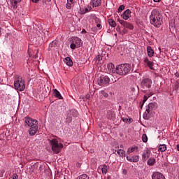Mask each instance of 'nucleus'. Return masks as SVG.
I'll use <instances>...</instances> for the list:
<instances>
[{
    "instance_id": "obj_1",
    "label": "nucleus",
    "mask_w": 179,
    "mask_h": 179,
    "mask_svg": "<svg viewBox=\"0 0 179 179\" xmlns=\"http://www.w3.org/2000/svg\"><path fill=\"white\" fill-rule=\"evenodd\" d=\"M150 22L155 27H160L163 24V17L159 9H153L150 15Z\"/></svg>"
},
{
    "instance_id": "obj_2",
    "label": "nucleus",
    "mask_w": 179,
    "mask_h": 179,
    "mask_svg": "<svg viewBox=\"0 0 179 179\" xmlns=\"http://www.w3.org/2000/svg\"><path fill=\"white\" fill-rule=\"evenodd\" d=\"M24 125L30 128L29 129V134L31 136L37 134V131H38V122L36 120L27 117L24 118Z\"/></svg>"
},
{
    "instance_id": "obj_3",
    "label": "nucleus",
    "mask_w": 179,
    "mask_h": 179,
    "mask_svg": "<svg viewBox=\"0 0 179 179\" xmlns=\"http://www.w3.org/2000/svg\"><path fill=\"white\" fill-rule=\"evenodd\" d=\"M49 144L52 148V150L55 155H58L62 150L64 144L58 142L57 137H52L48 139Z\"/></svg>"
},
{
    "instance_id": "obj_4",
    "label": "nucleus",
    "mask_w": 179,
    "mask_h": 179,
    "mask_svg": "<svg viewBox=\"0 0 179 179\" xmlns=\"http://www.w3.org/2000/svg\"><path fill=\"white\" fill-rule=\"evenodd\" d=\"M131 72V64H122L116 67V73L120 76H124Z\"/></svg>"
},
{
    "instance_id": "obj_5",
    "label": "nucleus",
    "mask_w": 179,
    "mask_h": 179,
    "mask_svg": "<svg viewBox=\"0 0 179 179\" xmlns=\"http://www.w3.org/2000/svg\"><path fill=\"white\" fill-rule=\"evenodd\" d=\"M14 87L15 90L18 92H23L26 89V84H24V80L22 79L20 76H16L14 81Z\"/></svg>"
},
{
    "instance_id": "obj_6",
    "label": "nucleus",
    "mask_w": 179,
    "mask_h": 179,
    "mask_svg": "<svg viewBox=\"0 0 179 179\" xmlns=\"http://www.w3.org/2000/svg\"><path fill=\"white\" fill-rule=\"evenodd\" d=\"M152 80L150 78H143L141 83V88L142 92H148L152 87Z\"/></svg>"
},
{
    "instance_id": "obj_7",
    "label": "nucleus",
    "mask_w": 179,
    "mask_h": 179,
    "mask_svg": "<svg viewBox=\"0 0 179 179\" xmlns=\"http://www.w3.org/2000/svg\"><path fill=\"white\" fill-rule=\"evenodd\" d=\"M82 46V39L78 36H73L71 38V44L70 45V48L71 50H75V48H79V47Z\"/></svg>"
},
{
    "instance_id": "obj_8",
    "label": "nucleus",
    "mask_w": 179,
    "mask_h": 179,
    "mask_svg": "<svg viewBox=\"0 0 179 179\" xmlns=\"http://www.w3.org/2000/svg\"><path fill=\"white\" fill-rule=\"evenodd\" d=\"M157 109V103H150L148 104L146 110L143 114V117H149L150 114V111H155V110Z\"/></svg>"
},
{
    "instance_id": "obj_9",
    "label": "nucleus",
    "mask_w": 179,
    "mask_h": 179,
    "mask_svg": "<svg viewBox=\"0 0 179 179\" xmlns=\"http://www.w3.org/2000/svg\"><path fill=\"white\" fill-rule=\"evenodd\" d=\"M99 86H106L110 83V78L107 76H101L97 80Z\"/></svg>"
},
{
    "instance_id": "obj_10",
    "label": "nucleus",
    "mask_w": 179,
    "mask_h": 179,
    "mask_svg": "<svg viewBox=\"0 0 179 179\" xmlns=\"http://www.w3.org/2000/svg\"><path fill=\"white\" fill-rule=\"evenodd\" d=\"M117 22L124 27V29H129V30H134V24L124 20H117Z\"/></svg>"
},
{
    "instance_id": "obj_11",
    "label": "nucleus",
    "mask_w": 179,
    "mask_h": 179,
    "mask_svg": "<svg viewBox=\"0 0 179 179\" xmlns=\"http://www.w3.org/2000/svg\"><path fill=\"white\" fill-rule=\"evenodd\" d=\"M143 62H144V65L150 68V69H152V70L155 69L153 68V65H154L153 62L149 60L148 57H144Z\"/></svg>"
},
{
    "instance_id": "obj_12",
    "label": "nucleus",
    "mask_w": 179,
    "mask_h": 179,
    "mask_svg": "<svg viewBox=\"0 0 179 179\" xmlns=\"http://www.w3.org/2000/svg\"><path fill=\"white\" fill-rule=\"evenodd\" d=\"M126 159L131 163H138L139 162V155H134L132 157L127 156Z\"/></svg>"
},
{
    "instance_id": "obj_13",
    "label": "nucleus",
    "mask_w": 179,
    "mask_h": 179,
    "mask_svg": "<svg viewBox=\"0 0 179 179\" xmlns=\"http://www.w3.org/2000/svg\"><path fill=\"white\" fill-rule=\"evenodd\" d=\"M131 13H132V12H131L129 9H127L124 11L121 17L124 20H128L131 17Z\"/></svg>"
},
{
    "instance_id": "obj_14",
    "label": "nucleus",
    "mask_w": 179,
    "mask_h": 179,
    "mask_svg": "<svg viewBox=\"0 0 179 179\" xmlns=\"http://www.w3.org/2000/svg\"><path fill=\"white\" fill-rule=\"evenodd\" d=\"M58 41H53L49 44L48 50L49 51H52V50H57L58 48Z\"/></svg>"
},
{
    "instance_id": "obj_15",
    "label": "nucleus",
    "mask_w": 179,
    "mask_h": 179,
    "mask_svg": "<svg viewBox=\"0 0 179 179\" xmlns=\"http://www.w3.org/2000/svg\"><path fill=\"white\" fill-rule=\"evenodd\" d=\"M152 179H166V178L162 173L155 172L152 176Z\"/></svg>"
},
{
    "instance_id": "obj_16",
    "label": "nucleus",
    "mask_w": 179,
    "mask_h": 179,
    "mask_svg": "<svg viewBox=\"0 0 179 179\" xmlns=\"http://www.w3.org/2000/svg\"><path fill=\"white\" fill-rule=\"evenodd\" d=\"M149 157H150V150L147 149L142 155V159L143 162H146Z\"/></svg>"
},
{
    "instance_id": "obj_17",
    "label": "nucleus",
    "mask_w": 179,
    "mask_h": 179,
    "mask_svg": "<svg viewBox=\"0 0 179 179\" xmlns=\"http://www.w3.org/2000/svg\"><path fill=\"white\" fill-rule=\"evenodd\" d=\"M138 149L139 148L136 145H133L131 147H129L127 149V155H131V153H134V152H139Z\"/></svg>"
},
{
    "instance_id": "obj_18",
    "label": "nucleus",
    "mask_w": 179,
    "mask_h": 179,
    "mask_svg": "<svg viewBox=\"0 0 179 179\" xmlns=\"http://www.w3.org/2000/svg\"><path fill=\"white\" fill-rule=\"evenodd\" d=\"M106 117L108 120H112V121H114V120H115V113L110 110L108 111Z\"/></svg>"
},
{
    "instance_id": "obj_19",
    "label": "nucleus",
    "mask_w": 179,
    "mask_h": 179,
    "mask_svg": "<svg viewBox=\"0 0 179 179\" xmlns=\"http://www.w3.org/2000/svg\"><path fill=\"white\" fill-rule=\"evenodd\" d=\"M22 0H10V3L11 5V8L13 9H17V4L19 2H21Z\"/></svg>"
},
{
    "instance_id": "obj_20",
    "label": "nucleus",
    "mask_w": 179,
    "mask_h": 179,
    "mask_svg": "<svg viewBox=\"0 0 179 179\" xmlns=\"http://www.w3.org/2000/svg\"><path fill=\"white\" fill-rule=\"evenodd\" d=\"M147 54L150 58H152L155 55V51L152 49L151 46L147 47Z\"/></svg>"
},
{
    "instance_id": "obj_21",
    "label": "nucleus",
    "mask_w": 179,
    "mask_h": 179,
    "mask_svg": "<svg viewBox=\"0 0 179 179\" xmlns=\"http://www.w3.org/2000/svg\"><path fill=\"white\" fill-rule=\"evenodd\" d=\"M108 69L110 72H113V73H117V69H115V66L113 64V63H108Z\"/></svg>"
},
{
    "instance_id": "obj_22",
    "label": "nucleus",
    "mask_w": 179,
    "mask_h": 179,
    "mask_svg": "<svg viewBox=\"0 0 179 179\" xmlns=\"http://www.w3.org/2000/svg\"><path fill=\"white\" fill-rule=\"evenodd\" d=\"M53 94L55 97H57V99H59V100H62V96L61 95V93L59 92V91H58V90L55 89L53 90Z\"/></svg>"
},
{
    "instance_id": "obj_23",
    "label": "nucleus",
    "mask_w": 179,
    "mask_h": 179,
    "mask_svg": "<svg viewBox=\"0 0 179 179\" xmlns=\"http://www.w3.org/2000/svg\"><path fill=\"white\" fill-rule=\"evenodd\" d=\"M64 62L68 66H72L73 65V62H72V59L69 57L65 58Z\"/></svg>"
},
{
    "instance_id": "obj_24",
    "label": "nucleus",
    "mask_w": 179,
    "mask_h": 179,
    "mask_svg": "<svg viewBox=\"0 0 179 179\" xmlns=\"http://www.w3.org/2000/svg\"><path fill=\"white\" fill-rule=\"evenodd\" d=\"M92 5L93 8L100 6V5H101V0H92Z\"/></svg>"
},
{
    "instance_id": "obj_25",
    "label": "nucleus",
    "mask_w": 179,
    "mask_h": 179,
    "mask_svg": "<svg viewBox=\"0 0 179 179\" xmlns=\"http://www.w3.org/2000/svg\"><path fill=\"white\" fill-rule=\"evenodd\" d=\"M155 163H156V159L153 157H150L147 162L148 166H155Z\"/></svg>"
},
{
    "instance_id": "obj_26",
    "label": "nucleus",
    "mask_w": 179,
    "mask_h": 179,
    "mask_svg": "<svg viewBox=\"0 0 179 179\" xmlns=\"http://www.w3.org/2000/svg\"><path fill=\"white\" fill-rule=\"evenodd\" d=\"M120 157H125V151L122 149L115 150Z\"/></svg>"
},
{
    "instance_id": "obj_27",
    "label": "nucleus",
    "mask_w": 179,
    "mask_h": 179,
    "mask_svg": "<svg viewBox=\"0 0 179 179\" xmlns=\"http://www.w3.org/2000/svg\"><path fill=\"white\" fill-rule=\"evenodd\" d=\"M159 150H160V152H166V150H167V147L164 144L159 145Z\"/></svg>"
},
{
    "instance_id": "obj_28",
    "label": "nucleus",
    "mask_w": 179,
    "mask_h": 179,
    "mask_svg": "<svg viewBox=\"0 0 179 179\" xmlns=\"http://www.w3.org/2000/svg\"><path fill=\"white\" fill-rule=\"evenodd\" d=\"M92 10V7H87L85 10H80L81 15H85V13H87V12H90Z\"/></svg>"
},
{
    "instance_id": "obj_29",
    "label": "nucleus",
    "mask_w": 179,
    "mask_h": 179,
    "mask_svg": "<svg viewBox=\"0 0 179 179\" xmlns=\"http://www.w3.org/2000/svg\"><path fill=\"white\" fill-rule=\"evenodd\" d=\"M108 23L111 27H115L117 26V23L113 19H109Z\"/></svg>"
},
{
    "instance_id": "obj_30",
    "label": "nucleus",
    "mask_w": 179,
    "mask_h": 179,
    "mask_svg": "<svg viewBox=\"0 0 179 179\" xmlns=\"http://www.w3.org/2000/svg\"><path fill=\"white\" fill-rule=\"evenodd\" d=\"M108 167L107 166L106 164H104L103 167L101 168V171L103 174H107Z\"/></svg>"
},
{
    "instance_id": "obj_31",
    "label": "nucleus",
    "mask_w": 179,
    "mask_h": 179,
    "mask_svg": "<svg viewBox=\"0 0 179 179\" xmlns=\"http://www.w3.org/2000/svg\"><path fill=\"white\" fill-rule=\"evenodd\" d=\"M77 179H90L87 175L86 174H83V175H80Z\"/></svg>"
},
{
    "instance_id": "obj_32",
    "label": "nucleus",
    "mask_w": 179,
    "mask_h": 179,
    "mask_svg": "<svg viewBox=\"0 0 179 179\" xmlns=\"http://www.w3.org/2000/svg\"><path fill=\"white\" fill-rule=\"evenodd\" d=\"M72 5H73V3H71L70 1H67V3L66 4V9H71Z\"/></svg>"
},
{
    "instance_id": "obj_33",
    "label": "nucleus",
    "mask_w": 179,
    "mask_h": 179,
    "mask_svg": "<svg viewBox=\"0 0 179 179\" xmlns=\"http://www.w3.org/2000/svg\"><path fill=\"white\" fill-rule=\"evenodd\" d=\"M94 22H95L96 24H101V20H100V18H99V17H96L94 18Z\"/></svg>"
},
{
    "instance_id": "obj_34",
    "label": "nucleus",
    "mask_w": 179,
    "mask_h": 179,
    "mask_svg": "<svg viewBox=\"0 0 179 179\" xmlns=\"http://www.w3.org/2000/svg\"><path fill=\"white\" fill-rule=\"evenodd\" d=\"M142 139H143V142L144 143L148 142V136H146V134H143Z\"/></svg>"
},
{
    "instance_id": "obj_35",
    "label": "nucleus",
    "mask_w": 179,
    "mask_h": 179,
    "mask_svg": "<svg viewBox=\"0 0 179 179\" xmlns=\"http://www.w3.org/2000/svg\"><path fill=\"white\" fill-rule=\"evenodd\" d=\"M124 9H125V6L121 5V6H119L118 11L119 12H122V10H124Z\"/></svg>"
},
{
    "instance_id": "obj_36",
    "label": "nucleus",
    "mask_w": 179,
    "mask_h": 179,
    "mask_svg": "<svg viewBox=\"0 0 179 179\" xmlns=\"http://www.w3.org/2000/svg\"><path fill=\"white\" fill-rule=\"evenodd\" d=\"M136 89H138V86L135 85V86H131V92H136Z\"/></svg>"
},
{
    "instance_id": "obj_37",
    "label": "nucleus",
    "mask_w": 179,
    "mask_h": 179,
    "mask_svg": "<svg viewBox=\"0 0 179 179\" xmlns=\"http://www.w3.org/2000/svg\"><path fill=\"white\" fill-rule=\"evenodd\" d=\"M96 59H97V61H99V62H100L103 59V57L99 55L97 56Z\"/></svg>"
},
{
    "instance_id": "obj_38",
    "label": "nucleus",
    "mask_w": 179,
    "mask_h": 179,
    "mask_svg": "<svg viewBox=\"0 0 179 179\" xmlns=\"http://www.w3.org/2000/svg\"><path fill=\"white\" fill-rule=\"evenodd\" d=\"M96 27L99 28V30H101L103 26H101V24H96Z\"/></svg>"
},
{
    "instance_id": "obj_39",
    "label": "nucleus",
    "mask_w": 179,
    "mask_h": 179,
    "mask_svg": "<svg viewBox=\"0 0 179 179\" xmlns=\"http://www.w3.org/2000/svg\"><path fill=\"white\" fill-rule=\"evenodd\" d=\"M122 121H123V122H126L127 124H128V118H127V117H123V118H122Z\"/></svg>"
},
{
    "instance_id": "obj_40",
    "label": "nucleus",
    "mask_w": 179,
    "mask_h": 179,
    "mask_svg": "<svg viewBox=\"0 0 179 179\" xmlns=\"http://www.w3.org/2000/svg\"><path fill=\"white\" fill-rule=\"evenodd\" d=\"M122 33L123 34H127V33H128V30H127V28H124Z\"/></svg>"
},
{
    "instance_id": "obj_41",
    "label": "nucleus",
    "mask_w": 179,
    "mask_h": 179,
    "mask_svg": "<svg viewBox=\"0 0 179 179\" xmlns=\"http://www.w3.org/2000/svg\"><path fill=\"white\" fill-rule=\"evenodd\" d=\"M67 2H70V3H75V2H76V0H67Z\"/></svg>"
},
{
    "instance_id": "obj_42",
    "label": "nucleus",
    "mask_w": 179,
    "mask_h": 179,
    "mask_svg": "<svg viewBox=\"0 0 179 179\" xmlns=\"http://www.w3.org/2000/svg\"><path fill=\"white\" fill-rule=\"evenodd\" d=\"M127 173H128V171H127V169H123V170H122V174H124V176H125L126 174H127Z\"/></svg>"
},
{
    "instance_id": "obj_43",
    "label": "nucleus",
    "mask_w": 179,
    "mask_h": 179,
    "mask_svg": "<svg viewBox=\"0 0 179 179\" xmlns=\"http://www.w3.org/2000/svg\"><path fill=\"white\" fill-rule=\"evenodd\" d=\"M85 99H86L87 100H90V95L87 94V95L85 96Z\"/></svg>"
},
{
    "instance_id": "obj_44",
    "label": "nucleus",
    "mask_w": 179,
    "mask_h": 179,
    "mask_svg": "<svg viewBox=\"0 0 179 179\" xmlns=\"http://www.w3.org/2000/svg\"><path fill=\"white\" fill-rule=\"evenodd\" d=\"M18 178L19 176H17V175L13 176L12 177L13 179H17Z\"/></svg>"
},
{
    "instance_id": "obj_45",
    "label": "nucleus",
    "mask_w": 179,
    "mask_h": 179,
    "mask_svg": "<svg viewBox=\"0 0 179 179\" xmlns=\"http://www.w3.org/2000/svg\"><path fill=\"white\" fill-rule=\"evenodd\" d=\"M81 33H82L83 34H86L87 31H86V30H85V29H83L82 30Z\"/></svg>"
},
{
    "instance_id": "obj_46",
    "label": "nucleus",
    "mask_w": 179,
    "mask_h": 179,
    "mask_svg": "<svg viewBox=\"0 0 179 179\" xmlns=\"http://www.w3.org/2000/svg\"><path fill=\"white\" fill-rule=\"evenodd\" d=\"M132 122V118L128 119L127 124H131Z\"/></svg>"
},
{
    "instance_id": "obj_47",
    "label": "nucleus",
    "mask_w": 179,
    "mask_h": 179,
    "mask_svg": "<svg viewBox=\"0 0 179 179\" xmlns=\"http://www.w3.org/2000/svg\"><path fill=\"white\" fill-rule=\"evenodd\" d=\"M34 3H38L40 0H31Z\"/></svg>"
},
{
    "instance_id": "obj_48",
    "label": "nucleus",
    "mask_w": 179,
    "mask_h": 179,
    "mask_svg": "<svg viewBox=\"0 0 179 179\" xmlns=\"http://www.w3.org/2000/svg\"><path fill=\"white\" fill-rule=\"evenodd\" d=\"M147 100H148V96L146 95H145L143 101H146Z\"/></svg>"
},
{
    "instance_id": "obj_49",
    "label": "nucleus",
    "mask_w": 179,
    "mask_h": 179,
    "mask_svg": "<svg viewBox=\"0 0 179 179\" xmlns=\"http://www.w3.org/2000/svg\"><path fill=\"white\" fill-rule=\"evenodd\" d=\"M175 76H176V78H179V73H178V72H176V73H175Z\"/></svg>"
},
{
    "instance_id": "obj_50",
    "label": "nucleus",
    "mask_w": 179,
    "mask_h": 179,
    "mask_svg": "<svg viewBox=\"0 0 179 179\" xmlns=\"http://www.w3.org/2000/svg\"><path fill=\"white\" fill-rule=\"evenodd\" d=\"M73 113H75V117H76V115H77V114H78V113L76 112V110H73Z\"/></svg>"
},
{
    "instance_id": "obj_51",
    "label": "nucleus",
    "mask_w": 179,
    "mask_h": 179,
    "mask_svg": "<svg viewBox=\"0 0 179 179\" xmlns=\"http://www.w3.org/2000/svg\"><path fill=\"white\" fill-rule=\"evenodd\" d=\"M154 1V2H160V1H162V0H153Z\"/></svg>"
},
{
    "instance_id": "obj_52",
    "label": "nucleus",
    "mask_w": 179,
    "mask_h": 179,
    "mask_svg": "<svg viewBox=\"0 0 179 179\" xmlns=\"http://www.w3.org/2000/svg\"><path fill=\"white\" fill-rule=\"evenodd\" d=\"M176 148H177V150H178L179 152V145H177Z\"/></svg>"
},
{
    "instance_id": "obj_53",
    "label": "nucleus",
    "mask_w": 179,
    "mask_h": 179,
    "mask_svg": "<svg viewBox=\"0 0 179 179\" xmlns=\"http://www.w3.org/2000/svg\"><path fill=\"white\" fill-rule=\"evenodd\" d=\"M120 148H124V145H120Z\"/></svg>"
},
{
    "instance_id": "obj_54",
    "label": "nucleus",
    "mask_w": 179,
    "mask_h": 179,
    "mask_svg": "<svg viewBox=\"0 0 179 179\" xmlns=\"http://www.w3.org/2000/svg\"><path fill=\"white\" fill-rule=\"evenodd\" d=\"M150 96H152V94H150L149 97H150Z\"/></svg>"
},
{
    "instance_id": "obj_55",
    "label": "nucleus",
    "mask_w": 179,
    "mask_h": 179,
    "mask_svg": "<svg viewBox=\"0 0 179 179\" xmlns=\"http://www.w3.org/2000/svg\"><path fill=\"white\" fill-rule=\"evenodd\" d=\"M0 36H1V29H0Z\"/></svg>"
}]
</instances>
